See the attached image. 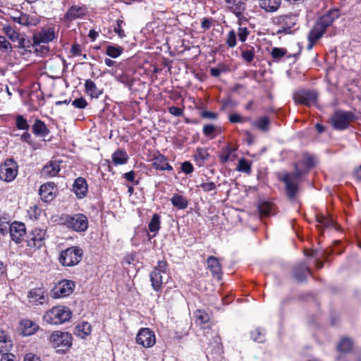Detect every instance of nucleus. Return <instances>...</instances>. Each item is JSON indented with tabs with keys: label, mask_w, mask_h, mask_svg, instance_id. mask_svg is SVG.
<instances>
[{
	"label": "nucleus",
	"mask_w": 361,
	"mask_h": 361,
	"mask_svg": "<svg viewBox=\"0 0 361 361\" xmlns=\"http://www.w3.org/2000/svg\"><path fill=\"white\" fill-rule=\"evenodd\" d=\"M228 9L235 14L240 20L245 10V4L243 0H225Z\"/></svg>",
	"instance_id": "nucleus-18"
},
{
	"label": "nucleus",
	"mask_w": 361,
	"mask_h": 361,
	"mask_svg": "<svg viewBox=\"0 0 361 361\" xmlns=\"http://www.w3.org/2000/svg\"><path fill=\"white\" fill-rule=\"evenodd\" d=\"M272 205L271 203L264 202L258 207L259 214L262 216H269L271 213Z\"/></svg>",
	"instance_id": "nucleus-39"
},
{
	"label": "nucleus",
	"mask_w": 361,
	"mask_h": 361,
	"mask_svg": "<svg viewBox=\"0 0 361 361\" xmlns=\"http://www.w3.org/2000/svg\"><path fill=\"white\" fill-rule=\"evenodd\" d=\"M18 175V165L11 159H6L0 165V179L5 182L13 180Z\"/></svg>",
	"instance_id": "nucleus-5"
},
{
	"label": "nucleus",
	"mask_w": 361,
	"mask_h": 361,
	"mask_svg": "<svg viewBox=\"0 0 361 361\" xmlns=\"http://www.w3.org/2000/svg\"><path fill=\"white\" fill-rule=\"evenodd\" d=\"M252 126L262 132L267 133L270 130V120L267 116L260 117L252 121Z\"/></svg>",
	"instance_id": "nucleus-27"
},
{
	"label": "nucleus",
	"mask_w": 361,
	"mask_h": 361,
	"mask_svg": "<svg viewBox=\"0 0 361 361\" xmlns=\"http://www.w3.org/2000/svg\"><path fill=\"white\" fill-rule=\"evenodd\" d=\"M84 14V9L78 6H71L66 14V18L68 20H73L77 18H80Z\"/></svg>",
	"instance_id": "nucleus-32"
},
{
	"label": "nucleus",
	"mask_w": 361,
	"mask_h": 361,
	"mask_svg": "<svg viewBox=\"0 0 361 361\" xmlns=\"http://www.w3.org/2000/svg\"><path fill=\"white\" fill-rule=\"evenodd\" d=\"M248 34H249V32L246 27H240L239 28L238 36H239V39L241 42H245L246 40Z\"/></svg>",
	"instance_id": "nucleus-58"
},
{
	"label": "nucleus",
	"mask_w": 361,
	"mask_h": 361,
	"mask_svg": "<svg viewBox=\"0 0 361 361\" xmlns=\"http://www.w3.org/2000/svg\"><path fill=\"white\" fill-rule=\"evenodd\" d=\"M169 111L171 114L176 116H180L183 114V110L178 107L176 106H171L169 109Z\"/></svg>",
	"instance_id": "nucleus-61"
},
{
	"label": "nucleus",
	"mask_w": 361,
	"mask_h": 361,
	"mask_svg": "<svg viewBox=\"0 0 361 361\" xmlns=\"http://www.w3.org/2000/svg\"><path fill=\"white\" fill-rule=\"evenodd\" d=\"M209 153L206 148H198L194 154L195 159L199 166H202L203 163L207 160Z\"/></svg>",
	"instance_id": "nucleus-35"
},
{
	"label": "nucleus",
	"mask_w": 361,
	"mask_h": 361,
	"mask_svg": "<svg viewBox=\"0 0 361 361\" xmlns=\"http://www.w3.org/2000/svg\"><path fill=\"white\" fill-rule=\"evenodd\" d=\"M64 224L67 227L77 232H84L88 228L87 218L82 214L67 215L64 219Z\"/></svg>",
	"instance_id": "nucleus-4"
},
{
	"label": "nucleus",
	"mask_w": 361,
	"mask_h": 361,
	"mask_svg": "<svg viewBox=\"0 0 361 361\" xmlns=\"http://www.w3.org/2000/svg\"><path fill=\"white\" fill-rule=\"evenodd\" d=\"M9 232L11 240L16 243H20L26 233L25 225L14 221L10 225Z\"/></svg>",
	"instance_id": "nucleus-13"
},
{
	"label": "nucleus",
	"mask_w": 361,
	"mask_h": 361,
	"mask_svg": "<svg viewBox=\"0 0 361 361\" xmlns=\"http://www.w3.org/2000/svg\"><path fill=\"white\" fill-rule=\"evenodd\" d=\"M29 302L32 305H43L47 300L46 291L41 288L32 289L27 295Z\"/></svg>",
	"instance_id": "nucleus-14"
},
{
	"label": "nucleus",
	"mask_w": 361,
	"mask_h": 361,
	"mask_svg": "<svg viewBox=\"0 0 361 361\" xmlns=\"http://www.w3.org/2000/svg\"><path fill=\"white\" fill-rule=\"evenodd\" d=\"M164 274L159 272L158 271H152L150 274V281L152 288L159 292L161 290L162 284L164 283Z\"/></svg>",
	"instance_id": "nucleus-23"
},
{
	"label": "nucleus",
	"mask_w": 361,
	"mask_h": 361,
	"mask_svg": "<svg viewBox=\"0 0 361 361\" xmlns=\"http://www.w3.org/2000/svg\"><path fill=\"white\" fill-rule=\"evenodd\" d=\"M226 44L229 47H234L236 45V35L234 30H231L228 32Z\"/></svg>",
	"instance_id": "nucleus-48"
},
{
	"label": "nucleus",
	"mask_w": 361,
	"mask_h": 361,
	"mask_svg": "<svg viewBox=\"0 0 361 361\" xmlns=\"http://www.w3.org/2000/svg\"><path fill=\"white\" fill-rule=\"evenodd\" d=\"M202 117L214 120V119L217 118V114L214 112L204 111L202 112Z\"/></svg>",
	"instance_id": "nucleus-62"
},
{
	"label": "nucleus",
	"mask_w": 361,
	"mask_h": 361,
	"mask_svg": "<svg viewBox=\"0 0 361 361\" xmlns=\"http://www.w3.org/2000/svg\"><path fill=\"white\" fill-rule=\"evenodd\" d=\"M353 342L350 338H344L341 340L338 345V350L342 353H348L351 350Z\"/></svg>",
	"instance_id": "nucleus-38"
},
{
	"label": "nucleus",
	"mask_w": 361,
	"mask_h": 361,
	"mask_svg": "<svg viewBox=\"0 0 361 361\" xmlns=\"http://www.w3.org/2000/svg\"><path fill=\"white\" fill-rule=\"evenodd\" d=\"M251 338L258 343H263L265 341V330L259 327L256 328L251 332Z\"/></svg>",
	"instance_id": "nucleus-37"
},
{
	"label": "nucleus",
	"mask_w": 361,
	"mask_h": 361,
	"mask_svg": "<svg viewBox=\"0 0 361 361\" xmlns=\"http://www.w3.org/2000/svg\"><path fill=\"white\" fill-rule=\"evenodd\" d=\"M124 177L125 178L130 181V182H132L135 185H137L138 184V181H136L135 183H134V180H135V172L133 171H130L128 173H124Z\"/></svg>",
	"instance_id": "nucleus-63"
},
{
	"label": "nucleus",
	"mask_w": 361,
	"mask_h": 361,
	"mask_svg": "<svg viewBox=\"0 0 361 361\" xmlns=\"http://www.w3.org/2000/svg\"><path fill=\"white\" fill-rule=\"evenodd\" d=\"M72 105L78 109H85L87 106V102L85 99L80 97L73 100Z\"/></svg>",
	"instance_id": "nucleus-51"
},
{
	"label": "nucleus",
	"mask_w": 361,
	"mask_h": 361,
	"mask_svg": "<svg viewBox=\"0 0 361 361\" xmlns=\"http://www.w3.org/2000/svg\"><path fill=\"white\" fill-rule=\"evenodd\" d=\"M317 221L319 226L324 228H335V221L331 216H326L324 214L317 216Z\"/></svg>",
	"instance_id": "nucleus-33"
},
{
	"label": "nucleus",
	"mask_w": 361,
	"mask_h": 361,
	"mask_svg": "<svg viewBox=\"0 0 361 361\" xmlns=\"http://www.w3.org/2000/svg\"><path fill=\"white\" fill-rule=\"evenodd\" d=\"M91 331L92 326L90 324L87 322H82L76 326L75 334L81 338H85L90 335Z\"/></svg>",
	"instance_id": "nucleus-31"
},
{
	"label": "nucleus",
	"mask_w": 361,
	"mask_h": 361,
	"mask_svg": "<svg viewBox=\"0 0 361 361\" xmlns=\"http://www.w3.org/2000/svg\"><path fill=\"white\" fill-rule=\"evenodd\" d=\"M128 154L122 149H118L112 154V160L115 165L126 164L128 161Z\"/></svg>",
	"instance_id": "nucleus-34"
},
{
	"label": "nucleus",
	"mask_w": 361,
	"mask_h": 361,
	"mask_svg": "<svg viewBox=\"0 0 361 361\" xmlns=\"http://www.w3.org/2000/svg\"><path fill=\"white\" fill-rule=\"evenodd\" d=\"M8 48H11V45L4 37L0 36V50L6 51Z\"/></svg>",
	"instance_id": "nucleus-57"
},
{
	"label": "nucleus",
	"mask_w": 361,
	"mask_h": 361,
	"mask_svg": "<svg viewBox=\"0 0 361 361\" xmlns=\"http://www.w3.org/2000/svg\"><path fill=\"white\" fill-rule=\"evenodd\" d=\"M123 51L120 47L109 46L106 48V54L111 58L118 57Z\"/></svg>",
	"instance_id": "nucleus-44"
},
{
	"label": "nucleus",
	"mask_w": 361,
	"mask_h": 361,
	"mask_svg": "<svg viewBox=\"0 0 361 361\" xmlns=\"http://www.w3.org/2000/svg\"><path fill=\"white\" fill-rule=\"evenodd\" d=\"M230 122L235 123H243V117L238 114H232L229 116Z\"/></svg>",
	"instance_id": "nucleus-60"
},
{
	"label": "nucleus",
	"mask_w": 361,
	"mask_h": 361,
	"mask_svg": "<svg viewBox=\"0 0 361 361\" xmlns=\"http://www.w3.org/2000/svg\"><path fill=\"white\" fill-rule=\"evenodd\" d=\"M56 192V186L54 183H47L42 185L39 190L41 199L44 202L51 201Z\"/></svg>",
	"instance_id": "nucleus-17"
},
{
	"label": "nucleus",
	"mask_w": 361,
	"mask_h": 361,
	"mask_svg": "<svg viewBox=\"0 0 361 361\" xmlns=\"http://www.w3.org/2000/svg\"><path fill=\"white\" fill-rule=\"evenodd\" d=\"M85 87L86 93L92 98H98L102 94V90L99 89L95 83L90 79L85 81Z\"/></svg>",
	"instance_id": "nucleus-26"
},
{
	"label": "nucleus",
	"mask_w": 361,
	"mask_h": 361,
	"mask_svg": "<svg viewBox=\"0 0 361 361\" xmlns=\"http://www.w3.org/2000/svg\"><path fill=\"white\" fill-rule=\"evenodd\" d=\"M160 216L157 214H154L151 221L149 223V230L150 232L158 233L161 228Z\"/></svg>",
	"instance_id": "nucleus-36"
},
{
	"label": "nucleus",
	"mask_w": 361,
	"mask_h": 361,
	"mask_svg": "<svg viewBox=\"0 0 361 361\" xmlns=\"http://www.w3.org/2000/svg\"><path fill=\"white\" fill-rule=\"evenodd\" d=\"M255 54L252 50H246L242 52L243 59L247 62H251L254 59Z\"/></svg>",
	"instance_id": "nucleus-56"
},
{
	"label": "nucleus",
	"mask_w": 361,
	"mask_h": 361,
	"mask_svg": "<svg viewBox=\"0 0 361 361\" xmlns=\"http://www.w3.org/2000/svg\"><path fill=\"white\" fill-rule=\"evenodd\" d=\"M216 127L214 125H204L203 126V133L206 136H212V137H214L213 135L214 133L216 131Z\"/></svg>",
	"instance_id": "nucleus-50"
},
{
	"label": "nucleus",
	"mask_w": 361,
	"mask_h": 361,
	"mask_svg": "<svg viewBox=\"0 0 361 361\" xmlns=\"http://www.w3.org/2000/svg\"><path fill=\"white\" fill-rule=\"evenodd\" d=\"M16 41H18V47L19 48L25 49V50H27V48L30 47L28 45V44H30V41L26 40L23 37H20L19 36L18 39H17Z\"/></svg>",
	"instance_id": "nucleus-59"
},
{
	"label": "nucleus",
	"mask_w": 361,
	"mask_h": 361,
	"mask_svg": "<svg viewBox=\"0 0 361 361\" xmlns=\"http://www.w3.org/2000/svg\"><path fill=\"white\" fill-rule=\"evenodd\" d=\"M204 192H209L216 189V186L213 182L202 183L199 185Z\"/></svg>",
	"instance_id": "nucleus-53"
},
{
	"label": "nucleus",
	"mask_w": 361,
	"mask_h": 361,
	"mask_svg": "<svg viewBox=\"0 0 361 361\" xmlns=\"http://www.w3.org/2000/svg\"><path fill=\"white\" fill-rule=\"evenodd\" d=\"M46 231L41 228H33L27 236V245L39 249L44 244Z\"/></svg>",
	"instance_id": "nucleus-7"
},
{
	"label": "nucleus",
	"mask_w": 361,
	"mask_h": 361,
	"mask_svg": "<svg viewBox=\"0 0 361 361\" xmlns=\"http://www.w3.org/2000/svg\"><path fill=\"white\" fill-rule=\"evenodd\" d=\"M14 22L19 23L22 25H30L29 16L24 13H18L16 16H11Z\"/></svg>",
	"instance_id": "nucleus-43"
},
{
	"label": "nucleus",
	"mask_w": 361,
	"mask_h": 361,
	"mask_svg": "<svg viewBox=\"0 0 361 361\" xmlns=\"http://www.w3.org/2000/svg\"><path fill=\"white\" fill-rule=\"evenodd\" d=\"M82 250L77 247H71L60 254L59 261L63 266L72 267L78 264L82 259Z\"/></svg>",
	"instance_id": "nucleus-3"
},
{
	"label": "nucleus",
	"mask_w": 361,
	"mask_h": 361,
	"mask_svg": "<svg viewBox=\"0 0 361 361\" xmlns=\"http://www.w3.org/2000/svg\"><path fill=\"white\" fill-rule=\"evenodd\" d=\"M152 164L155 169L159 170H173V167L167 162V159L161 154L154 157Z\"/></svg>",
	"instance_id": "nucleus-28"
},
{
	"label": "nucleus",
	"mask_w": 361,
	"mask_h": 361,
	"mask_svg": "<svg viewBox=\"0 0 361 361\" xmlns=\"http://www.w3.org/2000/svg\"><path fill=\"white\" fill-rule=\"evenodd\" d=\"M325 32V30H324L322 27L317 25L316 23L313 28L310 30L309 35H308V41H309V45L307 47L308 49H311L314 44L320 39L324 33Z\"/></svg>",
	"instance_id": "nucleus-21"
},
{
	"label": "nucleus",
	"mask_w": 361,
	"mask_h": 361,
	"mask_svg": "<svg viewBox=\"0 0 361 361\" xmlns=\"http://www.w3.org/2000/svg\"><path fill=\"white\" fill-rule=\"evenodd\" d=\"M16 125L17 128L19 130H28L30 128L27 120L22 115L16 116Z\"/></svg>",
	"instance_id": "nucleus-42"
},
{
	"label": "nucleus",
	"mask_w": 361,
	"mask_h": 361,
	"mask_svg": "<svg viewBox=\"0 0 361 361\" xmlns=\"http://www.w3.org/2000/svg\"><path fill=\"white\" fill-rule=\"evenodd\" d=\"M24 361H41L39 357L32 353H27L25 356Z\"/></svg>",
	"instance_id": "nucleus-64"
},
{
	"label": "nucleus",
	"mask_w": 361,
	"mask_h": 361,
	"mask_svg": "<svg viewBox=\"0 0 361 361\" xmlns=\"http://www.w3.org/2000/svg\"><path fill=\"white\" fill-rule=\"evenodd\" d=\"M75 288V282L71 280L59 281L52 289L51 295L54 298L69 296Z\"/></svg>",
	"instance_id": "nucleus-8"
},
{
	"label": "nucleus",
	"mask_w": 361,
	"mask_h": 361,
	"mask_svg": "<svg viewBox=\"0 0 361 361\" xmlns=\"http://www.w3.org/2000/svg\"><path fill=\"white\" fill-rule=\"evenodd\" d=\"M260 7L267 12H274L281 5V0H259Z\"/></svg>",
	"instance_id": "nucleus-29"
},
{
	"label": "nucleus",
	"mask_w": 361,
	"mask_h": 361,
	"mask_svg": "<svg viewBox=\"0 0 361 361\" xmlns=\"http://www.w3.org/2000/svg\"><path fill=\"white\" fill-rule=\"evenodd\" d=\"M123 23V21L122 20H116V25L114 27V30L116 33L118 34V35L122 38L125 36L124 30L122 29V25Z\"/></svg>",
	"instance_id": "nucleus-52"
},
{
	"label": "nucleus",
	"mask_w": 361,
	"mask_h": 361,
	"mask_svg": "<svg viewBox=\"0 0 361 361\" xmlns=\"http://www.w3.org/2000/svg\"><path fill=\"white\" fill-rule=\"evenodd\" d=\"M309 273L308 267L303 263L297 264L293 269V276L298 281H303L305 280Z\"/></svg>",
	"instance_id": "nucleus-25"
},
{
	"label": "nucleus",
	"mask_w": 361,
	"mask_h": 361,
	"mask_svg": "<svg viewBox=\"0 0 361 361\" xmlns=\"http://www.w3.org/2000/svg\"><path fill=\"white\" fill-rule=\"evenodd\" d=\"M59 171V164L57 161H50L42 168V174L46 177H53L56 176Z\"/></svg>",
	"instance_id": "nucleus-24"
},
{
	"label": "nucleus",
	"mask_w": 361,
	"mask_h": 361,
	"mask_svg": "<svg viewBox=\"0 0 361 361\" xmlns=\"http://www.w3.org/2000/svg\"><path fill=\"white\" fill-rule=\"evenodd\" d=\"M56 38V34L52 28L43 29L38 34L33 36V46L35 47V50L39 51L37 46L41 43L47 44L53 41Z\"/></svg>",
	"instance_id": "nucleus-12"
},
{
	"label": "nucleus",
	"mask_w": 361,
	"mask_h": 361,
	"mask_svg": "<svg viewBox=\"0 0 361 361\" xmlns=\"http://www.w3.org/2000/svg\"><path fill=\"white\" fill-rule=\"evenodd\" d=\"M6 35L13 42L18 39L19 34L13 29L11 26L4 27Z\"/></svg>",
	"instance_id": "nucleus-47"
},
{
	"label": "nucleus",
	"mask_w": 361,
	"mask_h": 361,
	"mask_svg": "<svg viewBox=\"0 0 361 361\" xmlns=\"http://www.w3.org/2000/svg\"><path fill=\"white\" fill-rule=\"evenodd\" d=\"M24 333L26 335L32 334L36 331L38 326L37 325L30 320H25L23 322Z\"/></svg>",
	"instance_id": "nucleus-40"
},
{
	"label": "nucleus",
	"mask_w": 361,
	"mask_h": 361,
	"mask_svg": "<svg viewBox=\"0 0 361 361\" xmlns=\"http://www.w3.org/2000/svg\"><path fill=\"white\" fill-rule=\"evenodd\" d=\"M354 118V114L350 111H338L332 116L331 122L334 128L344 130L348 127Z\"/></svg>",
	"instance_id": "nucleus-6"
},
{
	"label": "nucleus",
	"mask_w": 361,
	"mask_h": 361,
	"mask_svg": "<svg viewBox=\"0 0 361 361\" xmlns=\"http://www.w3.org/2000/svg\"><path fill=\"white\" fill-rule=\"evenodd\" d=\"M237 169L239 171L250 173L251 171L250 164L248 163V161L246 159H240L238 161Z\"/></svg>",
	"instance_id": "nucleus-45"
},
{
	"label": "nucleus",
	"mask_w": 361,
	"mask_h": 361,
	"mask_svg": "<svg viewBox=\"0 0 361 361\" xmlns=\"http://www.w3.org/2000/svg\"><path fill=\"white\" fill-rule=\"evenodd\" d=\"M207 268L211 271L212 276L218 281L222 279V270L220 262L216 257L210 256L207 260Z\"/></svg>",
	"instance_id": "nucleus-16"
},
{
	"label": "nucleus",
	"mask_w": 361,
	"mask_h": 361,
	"mask_svg": "<svg viewBox=\"0 0 361 361\" xmlns=\"http://www.w3.org/2000/svg\"><path fill=\"white\" fill-rule=\"evenodd\" d=\"M195 316L197 322H198L200 325H205L209 322V314L204 311L197 310L195 312Z\"/></svg>",
	"instance_id": "nucleus-41"
},
{
	"label": "nucleus",
	"mask_w": 361,
	"mask_h": 361,
	"mask_svg": "<svg viewBox=\"0 0 361 361\" xmlns=\"http://www.w3.org/2000/svg\"><path fill=\"white\" fill-rule=\"evenodd\" d=\"M49 341L54 348H69L72 344V336L68 332L55 331L51 335Z\"/></svg>",
	"instance_id": "nucleus-9"
},
{
	"label": "nucleus",
	"mask_w": 361,
	"mask_h": 361,
	"mask_svg": "<svg viewBox=\"0 0 361 361\" xmlns=\"http://www.w3.org/2000/svg\"><path fill=\"white\" fill-rule=\"evenodd\" d=\"M181 169L186 174H189L193 171L194 168L190 162L185 161L181 165Z\"/></svg>",
	"instance_id": "nucleus-55"
},
{
	"label": "nucleus",
	"mask_w": 361,
	"mask_h": 361,
	"mask_svg": "<svg viewBox=\"0 0 361 361\" xmlns=\"http://www.w3.org/2000/svg\"><path fill=\"white\" fill-rule=\"evenodd\" d=\"M167 263L166 261H159L157 266L154 267L153 271H158L162 274H166Z\"/></svg>",
	"instance_id": "nucleus-54"
},
{
	"label": "nucleus",
	"mask_w": 361,
	"mask_h": 361,
	"mask_svg": "<svg viewBox=\"0 0 361 361\" xmlns=\"http://www.w3.org/2000/svg\"><path fill=\"white\" fill-rule=\"evenodd\" d=\"M32 133L37 137H45L47 136L50 131L45 125V123L39 120L36 119L32 126Z\"/></svg>",
	"instance_id": "nucleus-22"
},
{
	"label": "nucleus",
	"mask_w": 361,
	"mask_h": 361,
	"mask_svg": "<svg viewBox=\"0 0 361 361\" xmlns=\"http://www.w3.org/2000/svg\"><path fill=\"white\" fill-rule=\"evenodd\" d=\"M340 16L338 9H332L329 11L326 14L321 16L316 24L326 31V28L332 25L334 21L337 19Z\"/></svg>",
	"instance_id": "nucleus-15"
},
{
	"label": "nucleus",
	"mask_w": 361,
	"mask_h": 361,
	"mask_svg": "<svg viewBox=\"0 0 361 361\" xmlns=\"http://www.w3.org/2000/svg\"><path fill=\"white\" fill-rule=\"evenodd\" d=\"M286 53V50L282 48L275 47L271 51V56L275 59H279Z\"/></svg>",
	"instance_id": "nucleus-49"
},
{
	"label": "nucleus",
	"mask_w": 361,
	"mask_h": 361,
	"mask_svg": "<svg viewBox=\"0 0 361 361\" xmlns=\"http://www.w3.org/2000/svg\"><path fill=\"white\" fill-rule=\"evenodd\" d=\"M73 190L78 198L82 199L85 197L87 192L86 180L82 177L76 178L73 183Z\"/></svg>",
	"instance_id": "nucleus-19"
},
{
	"label": "nucleus",
	"mask_w": 361,
	"mask_h": 361,
	"mask_svg": "<svg viewBox=\"0 0 361 361\" xmlns=\"http://www.w3.org/2000/svg\"><path fill=\"white\" fill-rule=\"evenodd\" d=\"M72 315L71 310L65 306H56L46 312L44 321L49 324L59 325L68 322Z\"/></svg>",
	"instance_id": "nucleus-2"
},
{
	"label": "nucleus",
	"mask_w": 361,
	"mask_h": 361,
	"mask_svg": "<svg viewBox=\"0 0 361 361\" xmlns=\"http://www.w3.org/2000/svg\"><path fill=\"white\" fill-rule=\"evenodd\" d=\"M12 346V341L7 333L4 331H0V355L9 353Z\"/></svg>",
	"instance_id": "nucleus-20"
},
{
	"label": "nucleus",
	"mask_w": 361,
	"mask_h": 361,
	"mask_svg": "<svg viewBox=\"0 0 361 361\" xmlns=\"http://www.w3.org/2000/svg\"><path fill=\"white\" fill-rule=\"evenodd\" d=\"M235 151V149H232L231 147H226L224 148L219 154L220 160L222 163H226L229 160L231 154Z\"/></svg>",
	"instance_id": "nucleus-46"
},
{
	"label": "nucleus",
	"mask_w": 361,
	"mask_h": 361,
	"mask_svg": "<svg viewBox=\"0 0 361 361\" xmlns=\"http://www.w3.org/2000/svg\"><path fill=\"white\" fill-rule=\"evenodd\" d=\"M317 93L311 90H300L294 94L293 99L297 104L311 106L316 103Z\"/></svg>",
	"instance_id": "nucleus-11"
},
{
	"label": "nucleus",
	"mask_w": 361,
	"mask_h": 361,
	"mask_svg": "<svg viewBox=\"0 0 361 361\" xmlns=\"http://www.w3.org/2000/svg\"><path fill=\"white\" fill-rule=\"evenodd\" d=\"M137 343L145 348H149L156 342L154 332L149 328L141 329L136 336Z\"/></svg>",
	"instance_id": "nucleus-10"
},
{
	"label": "nucleus",
	"mask_w": 361,
	"mask_h": 361,
	"mask_svg": "<svg viewBox=\"0 0 361 361\" xmlns=\"http://www.w3.org/2000/svg\"><path fill=\"white\" fill-rule=\"evenodd\" d=\"M314 166V158L306 155L302 162L294 164L293 173L282 172L277 174L279 180L283 182L287 196L293 200L299 189L300 177Z\"/></svg>",
	"instance_id": "nucleus-1"
},
{
	"label": "nucleus",
	"mask_w": 361,
	"mask_h": 361,
	"mask_svg": "<svg viewBox=\"0 0 361 361\" xmlns=\"http://www.w3.org/2000/svg\"><path fill=\"white\" fill-rule=\"evenodd\" d=\"M171 202L172 205L176 207L178 209H185L188 205V202L186 197L178 194H175L173 195L171 199Z\"/></svg>",
	"instance_id": "nucleus-30"
}]
</instances>
